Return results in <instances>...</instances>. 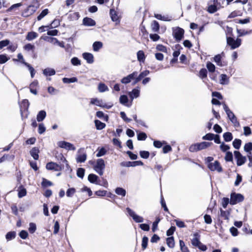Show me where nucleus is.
<instances>
[{"mask_svg": "<svg viewBox=\"0 0 252 252\" xmlns=\"http://www.w3.org/2000/svg\"><path fill=\"white\" fill-rule=\"evenodd\" d=\"M201 242L199 241V235L197 233L194 234V238L191 240V244L195 247H197Z\"/></svg>", "mask_w": 252, "mask_h": 252, "instance_id": "22", "label": "nucleus"}, {"mask_svg": "<svg viewBox=\"0 0 252 252\" xmlns=\"http://www.w3.org/2000/svg\"><path fill=\"white\" fill-rule=\"evenodd\" d=\"M49 13V10L48 9H44L43 10L40 14L37 16V19L38 21L41 20L42 18H43L45 16H46Z\"/></svg>", "mask_w": 252, "mask_h": 252, "instance_id": "38", "label": "nucleus"}, {"mask_svg": "<svg viewBox=\"0 0 252 252\" xmlns=\"http://www.w3.org/2000/svg\"><path fill=\"white\" fill-rule=\"evenodd\" d=\"M212 144L211 142H202L192 144L189 148V151L191 152H196L210 147Z\"/></svg>", "mask_w": 252, "mask_h": 252, "instance_id": "1", "label": "nucleus"}, {"mask_svg": "<svg viewBox=\"0 0 252 252\" xmlns=\"http://www.w3.org/2000/svg\"><path fill=\"white\" fill-rule=\"evenodd\" d=\"M41 185L44 187H47L52 186V183L51 182H50L45 179H43L42 182L41 183Z\"/></svg>", "mask_w": 252, "mask_h": 252, "instance_id": "63", "label": "nucleus"}, {"mask_svg": "<svg viewBox=\"0 0 252 252\" xmlns=\"http://www.w3.org/2000/svg\"><path fill=\"white\" fill-rule=\"evenodd\" d=\"M223 54V52H222L221 54H218L214 57V61L220 66H223L225 65L221 62V55Z\"/></svg>", "mask_w": 252, "mask_h": 252, "instance_id": "19", "label": "nucleus"}, {"mask_svg": "<svg viewBox=\"0 0 252 252\" xmlns=\"http://www.w3.org/2000/svg\"><path fill=\"white\" fill-rule=\"evenodd\" d=\"M241 140L239 139H235L232 143L233 146L236 149H239L241 145Z\"/></svg>", "mask_w": 252, "mask_h": 252, "instance_id": "47", "label": "nucleus"}, {"mask_svg": "<svg viewBox=\"0 0 252 252\" xmlns=\"http://www.w3.org/2000/svg\"><path fill=\"white\" fill-rule=\"evenodd\" d=\"M95 125L96 128L98 130H101L104 128L105 126V124L103 123H102L99 120H95L94 121Z\"/></svg>", "mask_w": 252, "mask_h": 252, "instance_id": "33", "label": "nucleus"}, {"mask_svg": "<svg viewBox=\"0 0 252 252\" xmlns=\"http://www.w3.org/2000/svg\"><path fill=\"white\" fill-rule=\"evenodd\" d=\"M36 229V226L35 223H30L29 224V231L31 233H33Z\"/></svg>", "mask_w": 252, "mask_h": 252, "instance_id": "58", "label": "nucleus"}, {"mask_svg": "<svg viewBox=\"0 0 252 252\" xmlns=\"http://www.w3.org/2000/svg\"><path fill=\"white\" fill-rule=\"evenodd\" d=\"M82 56L88 63L91 64L94 63V56L92 54L85 52L83 54Z\"/></svg>", "mask_w": 252, "mask_h": 252, "instance_id": "18", "label": "nucleus"}, {"mask_svg": "<svg viewBox=\"0 0 252 252\" xmlns=\"http://www.w3.org/2000/svg\"><path fill=\"white\" fill-rule=\"evenodd\" d=\"M83 24L86 26H94L96 23L94 20L89 17H85L83 20Z\"/></svg>", "mask_w": 252, "mask_h": 252, "instance_id": "16", "label": "nucleus"}, {"mask_svg": "<svg viewBox=\"0 0 252 252\" xmlns=\"http://www.w3.org/2000/svg\"><path fill=\"white\" fill-rule=\"evenodd\" d=\"M39 152V149L37 148L34 147L30 151L31 155L35 159H38L39 156L38 153Z\"/></svg>", "mask_w": 252, "mask_h": 252, "instance_id": "21", "label": "nucleus"}, {"mask_svg": "<svg viewBox=\"0 0 252 252\" xmlns=\"http://www.w3.org/2000/svg\"><path fill=\"white\" fill-rule=\"evenodd\" d=\"M23 64H24L26 66H27L28 68V69L31 73V77L33 78V77L35 75V70L33 68V67H32L30 64L26 62L25 61H23Z\"/></svg>", "mask_w": 252, "mask_h": 252, "instance_id": "25", "label": "nucleus"}, {"mask_svg": "<svg viewBox=\"0 0 252 252\" xmlns=\"http://www.w3.org/2000/svg\"><path fill=\"white\" fill-rule=\"evenodd\" d=\"M46 111H39L37 115V121L39 122L42 121L46 117Z\"/></svg>", "mask_w": 252, "mask_h": 252, "instance_id": "31", "label": "nucleus"}, {"mask_svg": "<svg viewBox=\"0 0 252 252\" xmlns=\"http://www.w3.org/2000/svg\"><path fill=\"white\" fill-rule=\"evenodd\" d=\"M234 154L235 158L237 159V165L238 166H241L245 163L246 158L243 156L239 151H234Z\"/></svg>", "mask_w": 252, "mask_h": 252, "instance_id": "8", "label": "nucleus"}, {"mask_svg": "<svg viewBox=\"0 0 252 252\" xmlns=\"http://www.w3.org/2000/svg\"><path fill=\"white\" fill-rule=\"evenodd\" d=\"M137 60L140 62H144L145 59L144 52L142 50H139L137 53Z\"/></svg>", "mask_w": 252, "mask_h": 252, "instance_id": "28", "label": "nucleus"}, {"mask_svg": "<svg viewBox=\"0 0 252 252\" xmlns=\"http://www.w3.org/2000/svg\"><path fill=\"white\" fill-rule=\"evenodd\" d=\"M98 176L94 174H90L88 176V180L92 183H95L96 184H99L97 181L98 180Z\"/></svg>", "mask_w": 252, "mask_h": 252, "instance_id": "29", "label": "nucleus"}, {"mask_svg": "<svg viewBox=\"0 0 252 252\" xmlns=\"http://www.w3.org/2000/svg\"><path fill=\"white\" fill-rule=\"evenodd\" d=\"M207 69L203 68L200 69L199 71V76L201 79H204L206 77H207Z\"/></svg>", "mask_w": 252, "mask_h": 252, "instance_id": "46", "label": "nucleus"}, {"mask_svg": "<svg viewBox=\"0 0 252 252\" xmlns=\"http://www.w3.org/2000/svg\"><path fill=\"white\" fill-rule=\"evenodd\" d=\"M98 90L99 92H104L108 91V87L103 83H100L98 86Z\"/></svg>", "mask_w": 252, "mask_h": 252, "instance_id": "35", "label": "nucleus"}, {"mask_svg": "<svg viewBox=\"0 0 252 252\" xmlns=\"http://www.w3.org/2000/svg\"><path fill=\"white\" fill-rule=\"evenodd\" d=\"M59 147L64 148L67 150H75V147L72 144L64 141H59L58 142Z\"/></svg>", "mask_w": 252, "mask_h": 252, "instance_id": "10", "label": "nucleus"}, {"mask_svg": "<svg viewBox=\"0 0 252 252\" xmlns=\"http://www.w3.org/2000/svg\"><path fill=\"white\" fill-rule=\"evenodd\" d=\"M110 15L111 18V20L113 22H118L119 21V18L117 15L116 11L112 9L110 10Z\"/></svg>", "mask_w": 252, "mask_h": 252, "instance_id": "23", "label": "nucleus"}, {"mask_svg": "<svg viewBox=\"0 0 252 252\" xmlns=\"http://www.w3.org/2000/svg\"><path fill=\"white\" fill-rule=\"evenodd\" d=\"M103 44L100 41H95L93 44V48L94 51L97 52L102 47Z\"/></svg>", "mask_w": 252, "mask_h": 252, "instance_id": "30", "label": "nucleus"}, {"mask_svg": "<svg viewBox=\"0 0 252 252\" xmlns=\"http://www.w3.org/2000/svg\"><path fill=\"white\" fill-rule=\"evenodd\" d=\"M184 29L179 27L173 29V35L177 41L179 42L182 40L184 37Z\"/></svg>", "mask_w": 252, "mask_h": 252, "instance_id": "6", "label": "nucleus"}, {"mask_svg": "<svg viewBox=\"0 0 252 252\" xmlns=\"http://www.w3.org/2000/svg\"><path fill=\"white\" fill-rule=\"evenodd\" d=\"M140 95V89L139 87L133 89L131 92H128V95L131 101L134 98L138 97Z\"/></svg>", "mask_w": 252, "mask_h": 252, "instance_id": "14", "label": "nucleus"}, {"mask_svg": "<svg viewBox=\"0 0 252 252\" xmlns=\"http://www.w3.org/2000/svg\"><path fill=\"white\" fill-rule=\"evenodd\" d=\"M152 29L153 32H158L159 30V23L157 21H154L152 24Z\"/></svg>", "mask_w": 252, "mask_h": 252, "instance_id": "39", "label": "nucleus"}, {"mask_svg": "<svg viewBox=\"0 0 252 252\" xmlns=\"http://www.w3.org/2000/svg\"><path fill=\"white\" fill-rule=\"evenodd\" d=\"M227 115L229 118V119L231 121V122L234 124L235 126H237L239 125V123L237 120L236 117L233 113L232 111H226Z\"/></svg>", "mask_w": 252, "mask_h": 252, "instance_id": "17", "label": "nucleus"}, {"mask_svg": "<svg viewBox=\"0 0 252 252\" xmlns=\"http://www.w3.org/2000/svg\"><path fill=\"white\" fill-rule=\"evenodd\" d=\"M121 166L126 167H134L137 166H142L143 165V162L141 161H127L123 162L121 163Z\"/></svg>", "mask_w": 252, "mask_h": 252, "instance_id": "12", "label": "nucleus"}, {"mask_svg": "<svg viewBox=\"0 0 252 252\" xmlns=\"http://www.w3.org/2000/svg\"><path fill=\"white\" fill-rule=\"evenodd\" d=\"M148 242V238L146 236H144L142 241V248L145 250L147 248Z\"/></svg>", "mask_w": 252, "mask_h": 252, "instance_id": "51", "label": "nucleus"}, {"mask_svg": "<svg viewBox=\"0 0 252 252\" xmlns=\"http://www.w3.org/2000/svg\"><path fill=\"white\" fill-rule=\"evenodd\" d=\"M97 153L96 154L97 157H100L106 154L107 151L104 148H101L100 149L98 148L97 150Z\"/></svg>", "mask_w": 252, "mask_h": 252, "instance_id": "43", "label": "nucleus"}, {"mask_svg": "<svg viewBox=\"0 0 252 252\" xmlns=\"http://www.w3.org/2000/svg\"><path fill=\"white\" fill-rule=\"evenodd\" d=\"M166 243L168 246L170 248H174L175 246L174 239L173 237H169L166 239Z\"/></svg>", "mask_w": 252, "mask_h": 252, "instance_id": "36", "label": "nucleus"}, {"mask_svg": "<svg viewBox=\"0 0 252 252\" xmlns=\"http://www.w3.org/2000/svg\"><path fill=\"white\" fill-rule=\"evenodd\" d=\"M37 36V33L34 32H29L26 36V39L29 41H31L36 38Z\"/></svg>", "mask_w": 252, "mask_h": 252, "instance_id": "27", "label": "nucleus"}, {"mask_svg": "<svg viewBox=\"0 0 252 252\" xmlns=\"http://www.w3.org/2000/svg\"><path fill=\"white\" fill-rule=\"evenodd\" d=\"M105 167L104 160L102 158H99L96 160V164L94 166V169L99 175H102Z\"/></svg>", "mask_w": 252, "mask_h": 252, "instance_id": "3", "label": "nucleus"}, {"mask_svg": "<svg viewBox=\"0 0 252 252\" xmlns=\"http://www.w3.org/2000/svg\"><path fill=\"white\" fill-rule=\"evenodd\" d=\"M227 44L230 47L231 50H234L240 46L241 45V39L237 37L236 39L233 37H227L226 38Z\"/></svg>", "mask_w": 252, "mask_h": 252, "instance_id": "2", "label": "nucleus"}, {"mask_svg": "<svg viewBox=\"0 0 252 252\" xmlns=\"http://www.w3.org/2000/svg\"><path fill=\"white\" fill-rule=\"evenodd\" d=\"M206 67L209 72H214L215 71L216 67L215 65L210 62H208L206 64Z\"/></svg>", "mask_w": 252, "mask_h": 252, "instance_id": "41", "label": "nucleus"}, {"mask_svg": "<svg viewBox=\"0 0 252 252\" xmlns=\"http://www.w3.org/2000/svg\"><path fill=\"white\" fill-rule=\"evenodd\" d=\"M224 159L226 161H232L233 159V155L230 152H226Z\"/></svg>", "mask_w": 252, "mask_h": 252, "instance_id": "52", "label": "nucleus"}, {"mask_svg": "<svg viewBox=\"0 0 252 252\" xmlns=\"http://www.w3.org/2000/svg\"><path fill=\"white\" fill-rule=\"evenodd\" d=\"M113 104L111 103H106L104 101H103L102 100H100L99 107L102 108H105V109H110L112 106Z\"/></svg>", "mask_w": 252, "mask_h": 252, "instance_id": "37", "label": "nucleus"}, {"mask_svg": "<svg viewBox=\"0 0 252 252\" xmlns=\"http://www.w3.org/2000/svg\"><path fill=\"white\" fill-rule=\"evenodd\" d=\"M120 102L126 106L129 107L131 105L132 101H129L127 95H122L120 97Z\"/></svg>", "mask_w": 252, "mask_h": 252, "instance_id": "15", "label": "nucleus"}, {"mask_svg": "<svg viewBox=\"0 0 252 252\" xmlns=\"http://www.w3.org/2000/svg\"><path fill=\"white\" fill-rule=\"evenodd\" d=\"M226 34V38L227 37H233V29L231 27L227 26L225 30Z\"/></svg>", "mask_w": 252, "mask_h": 252, "instance_id": "44", "label": "nucleus"}, {"mask_svg": "<svg viewBox=\"0 0 252 252\" xmlns=\"http://www.w3.org/2000/svg\"><path fill=\"white\" fill-rule=\"evenodd\" d=\"M78 79L76 77H73L71 78H63V82L64 83H74L77 82Z\"/></svg>", "mask_w": 252, "mask_h": 252, "instance_id": "32", "label": "nucleus"}, {"mask_svg": "<svg viewBox=\"0 0 252 252\" xmlns=\"http://www.w3.org/2000/svg\"><path fill=\"white\" fill-rule=\"evenodd\" d=\"M180 249L182 252H189L187 247L186 246L185 243L183 240L179 241Z\"/></svg>", "mask_w": 252, "mask_h": 252, "instance_id": "40", "label": "nucleus"}, {"mask_svg": "<svg viewBox=\"0 0 252 252\" xmlns=\"http://www.w3.org/2000/svg\"><path fill=\"white\" fill-rule=\"evenodd\" d=\"M16 233L14 231L9 232L6 235V239L7 240H10L14 239L15 237Z\"/></svg>", "mask_w": 252, "mask_h": 252, "instance_id": "55", "label": "nucleus"}, {"mask_svg": "<svg viewBox=\"0 0 252 252\" xmlns=\"http://www.w3.org/2000/svg\"><path fill=\"white\" fill-rule=\"evenodd\" d=\"M159 221L160 219L158 218L156 219V221L153 222L152 226V231L153 232H155L157 230L158 223H159Z\"/></svg>", "mask_w": 252, "mask_h": 252, "instance_id": "61", "label": "nucleus"}, {"mask_svg": "<svg viewBox=\"0 0 252 252\" xmlns=\"http://www.w3.org/2000/svg\"><path fill=\"white\" fill-rule=\"evenodd\" d=\"M237 32L238 34V36L241 37L250 33V32L244 30L237 29Z\"/></svg>", "mask_w": 252, "mask_h": 252, "instance_id": "50", "label": "nucleus"}, {"mask_svg": "<svg viewBox=\"0 0 252 252\" xmlns=\"http://www.w3.org/2000/svg\"><path fill=\"white\" fill-rule=\"evenodd\" d=\"M244 197L243 195L240 193H236L233 192L231 193L230 204L235 205L243 201Z\"/></svg>", "mask_w": 252, "mask_h": 252, "instance_id": "4", "label": "nucleus"}, {"mask_svg": "<svg viewBox=\"0 0 252 252\" xmlns=\"http://www.w3.org/2000/svg\"><path fill=\"white\" fill-rule=\"evenodd\" d=\"M220 83L221 85H227L229 83V78L226 74L220 75Z\"/></svg>", "mask_w": 252, "mask_h": 252, "instance_id": "26", "label": "nucleus"}, {"mask_svg": "<svg viewBox=\"0 0 252 252\" xmlns=\"http://www.w3.org/2000/svg\"><path fill=\"white\" fill-rule=\"evenodd\" d=\"M224 140L226 142H230L233 139V136L231 133L229 132H225L223 134Z\"/></svg>", "mask_w": 252, "mask_h": 252, "instance_id": "34", "label": "nucleus"}, {"mask_svg": "<svg viewBox=\"0 0 252 252\" xmlns=\"http://www.w3.org/2000/svg\"><path fill=\"white\" fill-rule=\"evenodd\" d=\"M81 150H79L78 152V154L76 155V161L78 163H82L85 161L87 158V155L85 153H81Z\"/></svg>", "mask_w": 252, "mask_h": 252, "instance_id": "13", "label": "nucleus"}, {"mask_svg": "<svg viewBox=\"0 0 252 252\" xmlns=\"http://www.w3.org/2000/svg\"><path fill=\"white\" fill-rule=\"evenodd\" d=\"M56 73V71L54 69L51 68H46L43 70V74L47 76H53L55 75Z\"/></svg>", "mask_w": 252, "mask_h": 252, "instance_id": "20", "label": "nucleus"}, {"mask_svg": "<svg viewBox=\"0 0 252 252\" xmlns=\"http://www.w3.org/2000/svg\"><path fill=\"white\" fill-rule=\"evenodd\" d=\"M46 168L48 170H55L57 171H61L63 169V167L55 162H51L46 164Z\"/></svg>", "mask_w": 252, "mask_h": 252, "instance_id": "11", "label": "nucleus"}, {"mask_svg": "<svg viewBox=\"0 0 252 252\" xmlns=\"http://www.w3.org/2000/svg\"><path fill=\"white\" fill-rule=\"evenodd\" d=\"M9 59V57H8L6 54L0 55V63L2 64L5 63Z\"/></svg>", "mask_w": 252, "mask_h": 252, "instance_id": "49", "label": "nucleus"}, {"mask_svg": "<svg viewBox=\"0 0 252 252\" xmlns=\"http://www.w3.org/2000/svg\"><path fill=\"white\" fill-rule=\"evenodd\" d=\"M150 73V71L148 70H145L142 72H141L139 74V75L137 76L141 79L142 80L143 78H144L145 77L147 76V75H149V74Z\"/></svg>", "mask_w": 252, "mask_h": 252, "instance_id": "59", "label": "nucleus"}, {"mask_svg": "<svg viewBox=\"0 0 252 252\" xmlns=\"http://www.w3.org/2000/svg\"><path fill=\"white\" fill-rule=\"evenodd\" d=\"M30 103L27 99H24L20 104L21 110H28Z\"/></svg>", "mask_w": 252, "mask_h": 252, "instance_id": "24", "label": "nucleus"}, {"mask_svg": "<svg viewBox=\"0 0 252 252\" xmlns=\"http://www.w3.org/2000/svg\"><path fill=\"white\" fill-rule=\"evenodd\" d=\"M218 5L219 6V4H218L217 3V5H216L215 4H213V5H211L209 6L208 9V12L210 13H214L215 12H216L218 10V8H217Z\"/></svg>", "mask_w": 252, "mask_h": 252, "instance_id": "48", "label": "nucleus"}, {"mask_svg": "<svg viewBox=\"0 0 252 252\" xmlns=\"http://www.w3.org/2000/svg\"><path fill=\"white\" fill-rule=\"evenodd\" d=\"M149 152L146 151H142L140 152V156L142 158L147 159L149 157Z\"/></svg>", "mask_w": 252, "mask_h": 252, "instance_id": "62", "label": "nucleus"}, {"mask_svg": "<svg viewBox=\"0 0 252 252\" xmlns=\"http://www.w3.org/2000/svg\"><path fill=\"white\" fill-rule=\"evenodd\" d=\"M46 130V127L44 126L43 124L41 123L38 125V132L39 134H43Z\"/></svg>", "mask_w": 252, "mask_h": 252, "instance_id": "60", "label": "nucleus"}, {"mask_svg": "<svg viewBox=\"0 0 252 252\" xmlns=\"http://www.w3.org/2000/svg\"><path fill=\"white\" fill-rule=\"evenodd\" d=\"M36 4L30 5L25 10L23 14L25 16L28 17L33 14L38 8L39 4L37 0L35 1Z\"/></svg>", "mask_w": 252, "mask_h": 252, "instance_id": "5", "label": "nucleus"}, {"mask_svg": "<svg viewBox=\"0 0 252 252\" xmlns=\"http://www.w3.org/2000/svg\"><path fill=\"white\" fill-rule=\"evenodd\" d=\"M230 148L228 145L225 144L224 143H221L220 145V149L223 152L226 153V152H228L227 151L229 150Z\"/></svg>", "mask_w": 252, "mask_h": 252, "instance_id": "56", "label": "nucleus"}, {"mask_svg": "<svg viewBox=\"0 0 252 252\" xmlns=\"http://www.w3.org/2000/svg\"><path fill=\"white\" fill-rule=\"evenodd\" d=\"M244 150L248 153H252V143L249 142L246 143L244 147Z\"/></svg>", "mask_w": 252, "mask_h": 252, "instance_id": "45", "label": "nucleus"}, {"mask_svg": "<svg viewBox=\"0 0 252 252\" xmlns=\"http://www.w3.org/2000/svg\"><path fill=\"white\" fill-rule=\"evenodd\" d=\"M126 210L129 215L132 218L133 220L136 222H142L144 221V219L142 217L136 214L135 213L129 208H127Z\"/></svg>", "mask_w": 252, "mask_h": 252, "instance_id": "9", "label": "nucleus"}, {"mask_svg": "<svg viewBox=\"0 0 252 252\" xmlns=\"http://www.w3.org/2000/svg\"><path fill=\"white\" fill-rule=\"evenodd\" d=\"M85 174V169L82 168H79L77 171V176L81 179H83Z\"/></svg>", "mask_w": 252, "mask_h": 252, "instance_id": "54", "label": "nucleus"}, {"mask_svg": "<svg viewBox=\"0 0 252 252\" xmlns=\"http://www.w3.org/2000/svg\"><path fill=\"white\" fill-rule=\"evenodd\" d=\"M214 138V134L213 133H207L204 136H203L202 139L205 140H212Z\"/></svg>", "mask_w": 252, "mask_h": 252, "instance_id": "57", "label": "nucleus"}, {"mask_svg": "<svg viewBox=\"0 0 252 252\" xmlns=\"http://www.w3.org/2000/svg\"><path fill=\"white\" fill-rule=\"evenodd\" d=\"M115 192L116 194L122 196H125L126 194V191L125 189L122 188H117L115 189Z\"/></svg>", "mask_w": 252, "mask_h": 252, "instance_id": "42", "label": "nucleus"}, {"mask_svg": "<svg viewBox=\"0 0 252 252\" xmlns=\"http://www.w3.org/2000/svg\"><path fill=\"white\" fill-rule=\"evenodd\" d=\"M212 96L213 98L216 97L218 99H222V96L221 94L218 92H213L212 94Z\"/></svg>", "mask_w": 252, "mask_h": 252, "instance_id": "64", "label": "nucleus"}, {"mask_svg": "<svg viewBox=\"0 0 252 252\" xmlns=\"http://www.w3.org/2000/svg\"><path fill=\"white\" fill-rule=\"evenodd\" d=\"M71 63L73 65L77 66L81 64L80 60L77 57H73L71 59Z\"/></svg>", "mask_w": 252, "mask_h": 252, "instance_id": "53", "label": "nucleus"}, {"mask_svg": "<svg viewBox=\"0 0 252 252\" xmlns=\"http://www.w3.org/2000/svg\"><path fill=\"white\" fill-rule=\"evenodd\" d=\"M208 167L212 171H216L218 172H221L222 171V167L220 162L217 160L212 163H209L208 164Z\"/></svg>", "mask_w": 252, "mask_h": 252, "instance_id": "7", "label": "nucleus"}]
</instances>
